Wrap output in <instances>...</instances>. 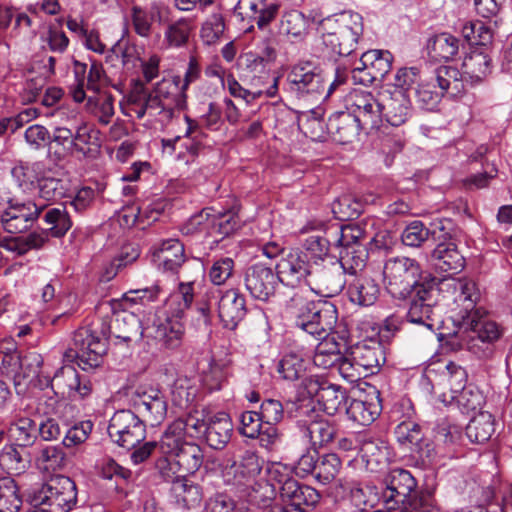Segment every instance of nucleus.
I'll return each instance as SVG.
<instances>
[{"label": "nucleus", "instance_id": "nucleus-26", "mask_svg": "<svg viewBox=\"0 0 512 512\" xmlns=\"http://www.w3.org/2000/svg\"><path fill=\"white\" fill-rule=\"evenodd\" d=\"M412 114L410 96L404 90H393L381 103V117L384 116L387 126L399 127Z\"/></svg>", "mask_w": 512, "mask_h": 512}, {"label": "nucleus", "instance_id": "nucleus-27", "mask_svg": "<svg viewBox=\"0 0 512 512\" xmlns=\"http://www.w3.org/2000/svg\"><path fill=\"white\" fill-rule=\"evenodd\" d=\"M327 130L335 142L348 144L356 140L360 131L365 129L348 111H338L328 118Z\"/></svg>", "mask_w": 512, "mask_h": 512}, {"label": "nucleus", "instance_id": "nucleus-13", "mask_svg": "<svg viewBox=\"0 0 512 512\" xmlns=\"http://www.w3.org/2000/svg\"><path fill=\"white\" fill-rule=\"evenodd\" d=\"M46 386L51 387L56 397L70 400H83L89 397L93 387L87 376L81 375L73 366L59 368L52 378H46Z\"/></svg>", "mask_w": 512, "mask_h": 512}, {"label": "nucleus", "instance_id": "nucleus-42", "mask_svg": "<svg viewBox=\"0 0 512 512\" xmlns=\"http://www.w3.org/2000/svg\"><path fill=\"white\" fill-rule=\"evenodd\" d=\"M495 433V419L489 412H480L466 427V435L473 443L483 444Z\"/></svg>", "mask_w": 512, "mask_h": 512}, {"label": "nucleus", "instance_id": "nucleus-18", "mask_svg": "<svg viewBox=\"0 0 512 512\" xmlns=\"http://www.w3.org/2000/svg\"><path fill=\"white\" fill-rule=\"evenodd\" d=\"M310 278L315 285V292L324 297L338 295L346 285L345 270L337 258L313 266Z\"/></svg>", "mask_w": 512, "mask_h": 512}, {"label": "nucleus", "instance_id": "nucleus-55", "mask_svg": "<svg viewBox=\"0 0 512 512\" xmlns=\"http://www.w3.org/2000/svg\"><path fill=\"white\" fill-rule=\"evenodd\" d=\"M22 506V498L14 479L0 478V512H18Z\"/></svg>", "mask_w": 512, "mask_h": 512}, {"label": "nucleus", "instance_id": "nucleus-7", "mask_svg": "<svg viewBox=\"0 0 512 512\" xmlns=\"http://www.w3.org/2000/svg\"><path fill=\"white\" fill-rule=\"evenodd\" d=\"M108 333L105 327L98 332L90 327H81L74 332L71 346L64 352L68 361L76 360L82 370L96 368L107 351Z\"/></svg>", "mask_w": 512, "mask_h": 512}, {"label": "nucleus", "instance_id": "nucleus-15", "mask_svg": "<svg viewBox=\"0 0 512 512\" xmlns=\"http://www.w3.org/2000/svg\"><path fill=\"white\" fill-rule=\"evenodd\" d=\"M207 294L217 299L218 316L223 327L235 330L247 315L246 297L237 288L210 289Z\"/></svg>", "mask_w": 512, "mask_h": 512}, {"label": "nucleus", "instance_id": "nucleus-10", "mask_svg": "<svg viewBox=\"0 0 512 512\" xmlns=\"http://www.w3.org/2000/svg\"><path fill=\"white\" fill-rule=\"evenodd\" d=\"M288 90L298 99L318 100L326 89V74L311 61L294 64L287 75Z\"/></svg>", "mask_w": 512, "mask_h": 512}, {"label": "nucleus", "instance_id": "nucleus-37", "mask_svg": "<svg viewBox=\"0 0 512 512\" xmlns=\"http://www.w3.org/2000/svg\"><path fill=\"white\" fill-rule=\"evenodd\" d=\"M431 83L437 87L443 95L456 96L464 90L462 73L454 66L442 65L434 70Z\"/></svg>", "mask_w": 512, "mask_h": 512}, {"label": "nucleus", "instance_id": "nucleus-58", "mask_svg": "<svg viewBox=\"0 0 512 512\" xmlns=\"http://www.w3.org/2000/svg\"><path fill=\"white\" fill-rule=\"evenodd\" d=\"M451 399L463 413L481 409L482 405L485 403V397L482 391L474 384H468L463 390L451 396Z\"/></svg>", "mask_w": 512, "mask_h": 512}, {"label": "nucleus", "instance_id": "nucleus-41", "mask_svg": "<svg viewBox=\"0 0 512 512\" xmlns=\"http://www.w3.org/2000/svg\"><path fill=\"white\" fill-rule=\"evenodd\" d=\"M7 434L13 444L25 449L37 439V423L29 417H21L10 424Z\"/></svg>", "mask_w": 512, "mask_h": 512}, {"label": "nucleus", "instance_id": "nucleus-39", "mask_svg": "<svg viewBox=\"0 0 512 512\" xmlns=\"http://www.w3.org/2000/svg\"><path fill=\"white\" fill-rule=\"evenodd\" d=\"M99 130L88 123H81L75 128L73 142L71 143L73 152L82 154L84 157H91L100 147Z\"/></svg>", "mask_w": 512, "mask_h": 512}, {"label": "nucleus", "instance_id": "nucleus-17", "mask_svg": "<svg viewBox=\"0 0 512 512\" xmlns=\"http://www.w3.org/2000/svg\"><path fill=\"white\" fill-rule=\"evenodd\" d=\"M45 209L46 204L35 201L10 203L1 213L2 227L11 234L25 232L33 226Z\"/></svg>", "mask_w": 512, "mask_h": 512}, {"label": "nucleus", "instance_id": "nucleus-49", "mask_svg": "<svg viewBox=\"0 0 512 512\" xmlns=\"http://www.w3.org/2000/svg\"><path fill=\"white\" fill-rule=\"evenodd\" d=\"M349 396L345 388L336 384H324V389L317 399L324 412L328 415H335L342 406H346Z\"/></svg>", "mask_w": 512, "mask_h": 512}, {"label": "nucleus", "instance_id": "nucleus-28", "mask_svg": "<svg viewBox=\"0 0 512 512\" xmlns=\"http://www.w3.org/2000/svg\"><path fill=\"white\" fill-rule=\"evenodd\" d=\"M153 261L159 270L172 274L178 273L186 261L183 243L178 239H167L155 248Z\"/></svg>", "mask_w": 512, "mask_h": 512}, {"label": "nucleus", "instance_id": "nucleus-57", "mask_svg": "<svg viewBox=\"0 0 512 512\" xmlns=\"http://www.w3.org/2000/svg\"><path fill=\"white\" fill-rule=\"evenodd\" d=\"M278 76H272V84L265 90H259L257 92H251L241 86V84L234 78L232 74H228L226 77V83L229 93L235 98H241L247 103L259 98L263 93L268 97H274L278 91Z\"/></svg>", "mask_w": 512, "mask_h": 512}, {"label": "nucleus", "instance_id": "nucleus-16", "mask_svg": "<svg viewBox=\"0 0 512 512\" xmlns=\"http://www.w3.org/2000/svg\"><path fill=\"white\" fill-rule=\"evenodd\" d=\"M385 489L382 499L388 510H396L404 505L417 488V480L412 473L403 468H393L384 477Z\"/></svg>", "mask_w": 512, "mask_h": 512}, {"label": "nucleus", "instance_id": "nucleus-31", "mask_svg": "<svg viewBox=\"0 0 512 512\" xmlns=\"http://www.w3.org/2000/svg\"><path fill=\"white\" fill-rule=\"evenodd\" d=\"M339 425L321 416L318 412L306 424V435L314 449L331 447L338 438Z\"/></svg>", "mask_w": 512, "mask_h": 512}, {"label": "nucleus", "instance_id": "nucleus-63", "mask_svg": "<svg viewBox=\"0 0 512 512\" xmlns=\"http://www.w3.org/2000/svg\"><path fill=\"white\" fill-rule=\"evenodd\" d=\"M483 501L479 504L456 510L455 512H507L510 496H503L501 501L496 499L490 487L482 489Z\"/></svg>", "mask_w": 512, "mask_h": 512}, {"label": "nucleus", "instance_id": "nucleus-43", "mask_svg": "<svg viewBox=\"0 0 512 512\" xmlns=\"http://www.w3.org/2000/svg\"><path fill=\"white\" fill-rule=\"evenodd\" d=\"M85 107L89 113L94 115L99 123L107 125L114 116L115 97L110 92H97L94 96H86Z\"/></svg>", "mask_w": 512, "mask_h": 512}, {"label": "nucleus", "instance_id": "nucleus-35", "mask_svg": "<svg viewBox=\"0 0 512 512\" xmlns=\"http://www.w3.org/2000/svg\"><path fill=\"white\" fill-rule=\"evenodd\" d=\"M460 40L450 33H439L428 38L426 49L434 61H450L459 51Z\"/></svg>", "mask_w": 512, "mask_h": 512}, {"label": "nucleus", "instance_id": "nucleus-61", "mask_svg": "<svg viewBox=\"0 0 512 512\" xmlns=\"http://www.w3.org/2000/svg\"><path fill=\"white\" fill-rule=\"evenodd\" d=\"M342 460L336 453H326L318 457L315 479L326 485L339 474Z\"/></svg>", "mask_w": 512, "mask_h": 512}, {"label": "nucleus", "instance_id": "nucleus-44", "mask_svg": "<svg viewBox=\"0 0 512 512\" xmlns=\"http://www.w3.org/2000/svg\"><path fill=\"white\" fill-rule=\"evenodd\" d=\"M393 59L394 57L390 51L373 49L361 55L360 64L368 65V70H371L378 82H381L391 71Z\"/></svg>", "mask_w": 512, "mask_h": 512}, {"label": "nucleus", "instance_id": "nucleus-29", "mask_svg": "<svg viewBox=\"0 0 512 512\" xmlns=\"http://www.w3.org/2000/svg\"><path fill=\"white\" fill-rule=\"evenodd\" d=\"M431 258L435 268L448 275L460 273L466 264L465 257L453 242L438 243L431 253Z\"/></svg>", "mask_w": 512, "mask_h": 512}, {"label": "nucleus", "instance_id": "nucleus-64", "mask_svg": "<svg viewBox=\"0 0 512 512\" xmlns=\"http://www.w3.org/2000/svg\"><path fill=\"white\" fill-rule=\"evenodd\" d=\"M368 258V253L363 245L356 246L354 248H346V250L340 251V257L337 258L342 264L345 273L351 275H358L357 271L362 270Z\"/></svg>", "mask_w": 512, "mask_h": 512}, {"label": "nucleus", "instance_id": "nucleus-46", "mask_svg": "<svg viewBox=\"0 0 512 512\" xmlns=\"http://www.w3.org/2000/svg\"><path fill=\"white\" fill-rule=\"evenodd\" d=\"M49 234L46 230L32 232L25 237L4 238L2 245L7 251L23 255L32 249H40L48 241Z\"/></svg>", "mask_w": 512, "mask_h": 512}, {"label": "nucleus", "instance_id": "nucleus-34", "mask_svg": "<svg viewBox=\"0 0 512 512\" xmlns=\"http://www.w3.org/2000/svg\"><path fill=\"white\" fill-rule=\"evenodd\" d=\"M338 321V309L335 304L326 300H316V315L314 318V338L326 339L335 334ZM337 334L341 332L336 331Z\"/></svg>", "mask_w": 512, "mask_h": 512}, {"label": "nucleus", "instance_id": "nucleus-11", "mask_svg": "<svg viewBox=\"0 0 512 512\" xmlns=\"http://www.w3.org/2000/svg\"><path fill=\"white\" fill-rule=\"evenodd\" d=\"M180 82L181 77L175 75L156 83L151 91L154 117L160 116L163 121H170L176 111L187 108V94Z\"/></svg>", "mask_w": 512, "mask_h": 512}, {"label": "nucleus", "instance_id": "nucleus-3", "mask_svg": "<svg viewBox=\"0 0 512 512\" xmlns=\"http://www.w3.org/2000/svg\"><path fill=\"white\" fill-rule=\"evenodd\" d=\"M453 286L457 292L453 320L459 331L465 334L467 349L478 358L491 357L494 344L502 336V329L488 318L484 308L477 306L481 294L473 280L459 279Z\"/></svg>", "mask_w": 512, "mask_h": 512}, {"label": "nucleus", "instance_id": "nucleus-6", "mask_svg": "<svg viewBox=\"0 0 512 512\" xmlns=\"http://www.w3.org/2000/svg\"><path fill=\"white\" fill-rule=\"evenodd\" d=\"M77 486L68 476L55 475L27 491V501L46 512H70L77 504Z\"/></svg>", "mask_w": 512, "mask_h": 512}, {"label": "nucleus", "instance_id": "nucleus-24", "mask_svg": "<svg viewBox=\"0 0 512 512\" xmlns=\"http://www.w3.org/2000/svg\"><path fill=\"white\" fill-rule=\"evenodd\" d=\"M380 285L370 275L361 273L348 282L346 294L351 303L359 307L374 305L380 296Z\"/></svg>", "mask_w": 512, "mask_h": 512}, {"label": "nucleus", "instance_id": "nucleus-59", "mask_svg": "<svg viewBox=\"0 0 512 512\" xmlns=\"http://www.w3.org/2000/svg\"><path fill=\"white\" fill-rule=\"evenodd\" d=\"M276 370L284 380H299L306 371L304 359L296 353H286L278 361Z\"/></svg>", "mask_w": 512, "mask_h": 512}, {"label": "nucleus", "instance_id": "nucleus-32", "mask_svg": "<svg viewBox=\"0 0 512 512\" xmlns=\"http://www.w3.org/2000/svg\"><path fill=\"white\" fill-rule=\"evenodd\" d=\"M347 338V331L343 330L339 335L341 342H337L334 336L323 339L324 342L317 345L313 356L315 366L322 369L335 368L342 359L341 346L347 345Z\"/></svg>", "mask_w": 512, "mask_h": 512}, {"label": "nucleus", "instance_id": "nucleus-40", "mask_svg": "<svg viewBox=\"0 0 512 512\" xmlns=\"http://www.w3.org/2000/svg\"><path fill=\"white\" fill-rule=\"evenodd\" d=\"M463 68L472 83L483 82L492 72V59L484 50L472 51L463 61Z\"/></svg>", "mask_w": 512, "mask_h": 512}, {"label": "nucleus", "instance_id": "nucleus-62", "mask_svg": "<svg viewBox=\"0 0 512 512\" xmlns=\"http://www.w3.org/2000/svg\"><path fill=\"white\" fill-rule=\"evenodd\" d=\"M462 35L470 45L487 46L492 42L493 32L484 22L476 20L466 22Z\"/></svg>", "mask_w": 512, "mask_h": 512}, {"label": "nucleus", "instance_id": "nucleus-8", "mask_svg": "<svg viewBox=\"0 0 512 512\" xmlns=\"http://www.w3.org/2000/svg\"><path fill=\"white\" fill-rule=\"evenodd\" d=\"M357 330L363 339L351 345V357L359 368L374 374L385 363L384 347L379 339L381 327L372 320L359 321Z\"/></svg>", "mask_w": 512, "mask_h": 512}, {"label": "nucleus", "instance_id": "nucleus-50", "mask_svg": "<svg viewBox=\"0 0 512 512\" xmlns=\"http://www.w3.org/2000/svg\"><path fill=\"white\" fill-rule=\"evenodd\" d=\"M180 471L184 475L194 474L202 466L204 454L202 448L194 441L184 443V447L174 456Z\"/></svg>", "mask_w": 512, "mask_h": 512}, {"label": "nucleus", "instance_id": "nucleus-54", "mask_svg": "<svg viewBox=\"0 0 512 512\" xmlns=\"http://www.w3.org/2000/svg\"><path fill=\"white\" fill-rule=\"evenodd\" d=\"M156 17H160V11L156 7L133 6L131 19L135 33L140 37L149 38Z\"/></svg>", "mask_w": 512, "mask_h": 512}, {"label": "nucleus", "instance_id": "nucleus-51", "mask_svg": "<svg viewBox=\"0 0 512 512\" xmlns=\"http://www.w3.org/2000/svg\"><path fill=\"white\" fill-rule=\"evenodd\" d=\"M24 449L11 443L6 445L0 454V466L10 475H20L29 466V460L24 457Z\"/></svg>", "mask_w": 512, "mask_h": 512}, {"label": "nucleus", "instance_id": "nucleus-19", "mask_svg": "<svg viewBox=\"0 0 512 512\" xmlns=\"http://www.w3.org/2000/svg\"><path fill=\"white\" fill-rule=\"evenodd\" d=\"M381 411L380 391L374 386L369 388L363 399L349 398L345 406L348 420L362 426L372 424L380 416Z\"/></svg>", "mask_w": 512, "mask_h": 512}, {"label": "nucleus", "instance_id": "nucleus-1", "mask_svg": "<svg viewBox=\"0 0 512 512\" xmlns=\"http://www.w3.org/2000/svg\"><path fill=\"white\" fill-rule=\"evenodd\" d=\"M385 289L399 306L407 307V320L434 331L433 293L439 280L414 258L392 257L383 267Z\"/></svg>", "mask_w": 512, "mask_h": 512}, {"label": "nucleus", "instance_id": "nucleus-21", "mask_svg": "<svg viewBox=\"0 0 512 512\" xmlns=\"http://www.w3.org/2000/svg\"><path fill=\"white\" fill-rule=\"evenodd\" d=\"M280 282L291 285L294 289L311 276L313 265L309 264V259L302 253L301 249H291L277 264Z\"/></svg>", "mask_w": 512, "mask_h": 512}, {"label": "nucleus", "instance_id": "nucleus-60", "mask_svg": "<svg viewBox=\"0 0 512 512\" xmlns=\"http://www.w3.org/2000/svg\"><path fill=\"white\" fill-rule=\"evenodd\" d=\"M163 294V289L156 281L151 286L137 288L126 292L122 298L121 305L128 308L129 304L148 305L159 300Z\"/></svg>", "mask_w": 512, "mask_h": 512}, {"label": "nucleus", "instance_id": "nucleus-4", "mask_svg": "<svg viewBox=\"0 0 512 512\" xmlns=\"http://www.w3.org/2000/svg\"><path fill=\"white\" fill-rule=\"evenodd\" d=\"M323 42L339 56H349L363 34V18L353 11H342L318 21Z\"/></svg>", "mask_w": 512, "mask_h": 512}, {"label": "nucleus", "instance_id": "nucleus-36", "mask_svg": "<svg viewBox=\"0 0 512 512\" xmlns=\"http://www.w3.org/2000/svg\"><path fill=\"white\" fill-rule=\"evenodd\" d=\"M172 501L180 509H192L200 505L202 501L201 487L186 476L175 481L170 489Z\"/></svg>", "mask_w": 512, "mask_h": 512}, {"label": "nucleus", "instance_id": "nucleus-5", "mask_svg": "<svg viewBox=\"0 0 512 512\" xmlns=\"http://www.w3.org/2000/svg\"><path fill=\"white\" fill-rule=\"evenodd\" d=\"M224 461L226 474L233 476L234 484L251 489L248 493L251 503L262 506L270 503L271 497L266 496V493L258 495L262 489L267 492L268 485L257 481L263 469L264 459L256 449L239 448L233 455L227 454Z\"/></svg>", "mask_w": 512, "mask_h": 512}, {"label": "nucleus", "instance_id": "nucleus-2", "mask_svg": "<svg viewBox=\"0 0 512 512\" xmlns=\"http://www.w3.org/2000/svg\"><path fill=\"white\" fill-rule=\"evenodd\" d=\"M128 409L117 410L109 421L108 435L113 443L131 450L147 435V422L160 424L167 414V402L157 388L138 386L129 396Z\"/></svg>", "mask_w": 512, "mask_h": 512}, {"label": "nucleus", "instance_id": "nucleus-56", "mask_svg": "<svg viewBox=\"0 0 512 512\" xmlns=\"http://www.w3.org/2000/svg\"><path fill=\"white\" fill-rule=\"evenodd\" d=\"M284 408L285 416L295 419L305 426L317 413L313 400L305 399L304 397H297L285 401Z\"/></svg>", "mask_w": 512, "mask_h": 512}, {"label": "nucleus", "instance_id": "nucleus-22", "mask_svg": "<svg viewBox=\"0 0 512 512\" xmlns=\"http://www.w3.org/2000/svg\"><path fill=\"white\" fill-rule=\"evenodd\" d=\"M394 436L400 446L417 453L422 462L431 457L432 443L425 437L422 427L416 420L398 423L394 428Z\"/></svg>", "mask_w": 512, "mask_h": 512}, {"label": "nucleus", "instance_id": "nucleus-30", "mask_svg": "<svg viewBox=\"0 0 512 512\" xmlns=\"http://www.w3.org/2000/svg\"><path fill=\"white\" fill-rule=\"evenodd\" d=\"M233 423L228 413L220 411L207 418L205 440L215 450L223 449L230 441Z\"/></svg>", "mask_w": 512, "mask_h": 512}, {"label": "nucleus", "instance_id": "nucleus-38", "mask_svg": "<svg viewBox=\"0 0 512 512\" xmlns=\"http://www.w3.org/2000/svg\"><path fill=\"white\" fill-rule=\"evenodd\" d=\"M308 28V19L299 10L285 12L279 22V34L291 38L294 42L303 41L308 34Z\"/></svg>", "mask_w": 512, "mask_h": 512}, {"label": "nucleus", "instance_id": "nucleus-12", "mask_svg": "<svg viewBox=\"0 0 512 512\" xmlns=\"http://www.w3.org/2000/svg\"><path fill=\"white\" fill-rule=\"evenodd\" d=\"M346 109L368 132L388 135V126L381 118V103L368 91L354 89L346 98Z\"/></svg>", "mask_w": 512, "mask_h": 512}, {"label": "nucleus", "instance_id": "nucleus-14", "mask_svg": "<svg viewBox=\"0 0 512 512\" xmlns=\"http://www.w3.org/2000/svg\"><path fill=\"white\" fill-rule=\"evenodd\" d=\"M242 282L245 290L253 299L269 302L275 297L280 280L271 266L256 262L244 269Z\"/></svg>", "mask_w": 512, "mask_h": 512}, {"label": "nucleus", "instance_id": "nucleus-48", "mask_svg": "<svg viewBox=\"0 0 512 512\" xmlns=\"http://www.w3.org/2000/svg\"><path fill=\"white\" fill-rule=\"evenodd\" d=\"M189 442L191 441L182 432L180 424L173 421L163 432L157 446L162 455L175 456L184 447V443Z\"/></svg>", "mask_w": 512, "mask_h": 512}, {"label": "nucleus", "instance_id": "nucleus-45", "mask_svg": "<svg viewBox=\"0 0 512 512\" xmlns=\"http://www.w3.org/2000/svg\"><path fill=\"white\" fill-rule=\"evenodd\" d=\"M128 109L137 119H142L147 113L154 117L152 95L141 81L135 82L127 97Z\"/></svg>", "mask_w": 512, "mask_h": 512}, {"label": "nucleus", "instance_id": "nucleus-25", "mask_svg": "<svg viewBox=\"0 0 512 512\" xmlns=\"http://www.w3.org/2000/svg\"><path fill=\"white\" fill-rule=\"evenodd\" d=\"M182 318L183 316H178L176 313L167 310L165 318L159 317L155 320L154 337L166 349L175 350L181 346L185 335Z\"/></svg>", "mask_w": 512, "mask_h": 512}, {"label": "nucleus", "instance_id": "nucleus-9", "mask_svg": "<svg viewBox=\"0 0 512 512\" xmlns=\"http://www.w3.org/2000/svg\"><path fill=\"white\" fill-rule=\"evenodd\" d=\"M282 466L272 467L270 474L279 484L280 496L284 502L282 512H309L316 508L321 494L313 487L299 483L293 477L280 473Z\"/></svg>", "mask_w": 512, "mask_h": 512}, {"label": "nucleus", "instance_id": "nucleus-20", "mask_svg": "<svg viewBox=\"0 0 512 512\" xmlns=\"http://www.w3.org/2000/svg\"><path fill=\"white\" fill-rule=\"evenodd\" d=\"M285 307L295 327L314 337L316 300L309 299L305 289H294L285 301Z\"/></svg>", "mask_w": 512, "mask_h": 512}, {"label": "nucleus", "instance_id": "nucleus-23", "mask_svg": "<svg viewBox=\"0 0 512 512\" xmlns=\"http://www.w3.org/2000/svg\"><path fill=\"white\" fill-rule=\"evenodd\" d=\"M238 432L250 439H259L262 447H269L279 438L277 427L266 426L259 412L243 411L239 415Z\"/></svg>", "mask_w": 512, "mask_h": 512}, {"label": "nucleus", "instance_id": "nucleus-53", "mask_svg": "<svg viewBox=\"0 0 512 512\" xmlns=\"http://www.w3.org/2000/svg\"><path fill=\"white\" fill-rule=\"evenodd\" d=\"M194 301V281L180 282L177 291L166 299L168 311L184 316Z\"/></svg>", "mask_w": 512, "mask_h": 512}, {"label": "nucleus", "instance_id": "nucleus-33", "mask_svg": "<svg viewBox=\"0 0 512 512\" xmlns=\"http://www.w3.org/2000/svg\"><path fill=\"white\" fill-rule=\"evenodd\" d=\"M209 214L210 238L215 243L231 236L241 227L239 216L232 210L216 211L212 207Z\"/></svg>", "mask_w": 512, "mask_h": 512}, {"label": "nucleus", "instance_id": "nucleus-47", "mask_svg": "<svg viewBox=\"0 0 512 512\" xmlns=\"http://www.w3.org/2000/svg\"><path fill=\"white\" fill-rule=\"evenodd\" d=\"M302 253L309 259V264L318 266L326 263L329 259L335 257L330 256V241L319 235L308 236L302 244Z\"/></svg>", "mask_w": 512, "mask_h": 512}, {"label": "nucleus", "instance_id": "nucleus-52", "mask_svg": "<svg viewBox=\"0 0 512 512\" xmlns=\"http://www.w3.org/2000/svg\"><path fill=\"white\" fill-rule=\"evenodd\" d=\"M44 222L50 227L46 229L54 238H62L72 227V220L65 207H53L45 211Z\"/></svg>", "mask_w": 512, "mask_h": 512}]
</instances>
